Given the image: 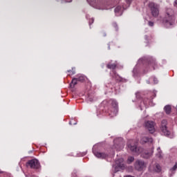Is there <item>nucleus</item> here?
<instances>
[{"label":"nucleus","mask_w":177,"mask_h":177,"mask_svg":"<svg viewBox=\"0 0 177 177\" xmlns=\"http://www.w3.org/2000/svg\"><path fill=\"white\" fill-rule=\"evenodd\" d=\"M163 21L167 28H171L174 26L175 19H174V10L171 8H167L166 10V15Z\"/></svg>","instance_id":"1"},{"label":"nucleus","mask_w":177,"mask_h":177,"mask_svg":"<svg viewBox=\"0 0 177 177\" xmlns=\"http://www.w3.org/2000/svg\"><path fill=\"white\" fill-rule=\"evenodd\" d=\"M109 103L111 104V107L108 113L111 117H115L118 114V102L115 100H110Z\"/></svg>","instance_id":"2"},{"label":"nucleus","mask_w":177,"mask_h":177,"mask_svg":"<svg viewBox=\"0 0 177 177\" xmlns=\"http://www.w3.org/2000/svg\"><path fill=\"white\" fill-rule=\"evenodd\" d=\"M167 122L166 120H163L161 122L160 124V131L162 132L163 135L165 136H167V138H170V139L174 138L175 135L174 133H171V131H168V127H167Z\"/></svg>","instance_id":"3"},{"label":"nucleus","mask_w":177,"mask_h":177,"mask_svg":"<svg viewBox=\"0 0 177 177\" xmlns=\"http://www.w3.org/2000/svg\"><path fill=\"white\" fill-rule=\"evenodd\" d=\"M148 6L151 10V15L153 17H158V15H160V6L151 2L149 3Z\"/></svg>","instance_id":"4"},{"label":"nucleus","mask_w":177,"mask_h":177,"mask_svg":"<svg viewBox=\"0 0 177 177\" xmlns=\"http://www.w3.org/2000/svg\"><path fill=\"white\" fill-rule=\"evenodd\" d=\"M97 150H99V145H94L93 147V153L94 156L97 157V158L104 159L109 157V155H107V153L104 152H99Z\"/></svg>","instance_id":"5"},{"label":"nucleus","mask_w":177,"mask_h":177,"mask_svg":"<svg viewBox=\"0 0 177 177\" xmlns=\"http://www.w3.org/2000/svg\"><path fill=\"white\" fill-rule=\"evenodd\" d=\"M113 168H115V172H118L120 169H125L126 167L124 164V158H120L115 160V165H113Z\"/></svg>","instance_id":"6"},{"label":"nucleus","mask_w":177,"mask_h":177,"mask_svg":"<svg viewBox=\"0 0 177 177\" xmlns=\"http://www.w3.org/2000/svg\"><path fill=\"white\" fill-rule=\"evenodd\" d=\"M27 167H30L32 169H39V168H41V164L39 163V161L37 159H32L30 160H28L26 163Z\"/></svg>","instance_id":"7"},{"label":"nucleus","mask_w":177,"mask_h":177,"mask_svg":"<svg viewBox=\"0 0 177 177\" xmlns=\"http://www.w3.org/2000/svg\"><path fill=\"white\" fill-rule=\"evenodd\" d=\"M146 167H147V164H146L145 161L140 160H136L134 164V168L136 171H143L144 169H146Z\"/></svg>","instance_id":"8"},{"label":"nucleus","mask_w":177,"mask_h":177,"mask_svg":"<svg viewBox=\"0 0 177 177\" xmlns=\"http://www.w3.org/2000/svg\"><path fill=\"white\" fill-rule=\"evenodd\" d=\"M127 147L129 150H131L133 153H140V149H138V142H133V141H130L127 144Z\"/></svg>","instance_id":"9"},{"label":"nucleus","mask_w":177,"mask_h":177,"mask_svg":"<svg viewBox=\"0 0 177 177\" xmlns=\"http://www.w3.org/2000/svg\"><path fill=\"white\" fill-rule=\"evenodd\" d=\"M156 123L153 121L145 122V128L149 131L150 133H154L156 132Z\"/></svg>","instance_id":"10"},{"label":"nucleus","mask_w":177,"mask_h":177,"mask_svg":"<svg viewBox=\"0 0 177 177\" xmlns=\"http://www.w3.org/2000/svg\"><path fill=\"white\" fill-rule=\"evenodd\" d=\"M78 81L80 82H84L85 81V77L83 75H78L77 78H73L70 84L71 88H75V85H77Z\"/></svg>","instance_id":"11"},{"label":"nucleus","mask_w":177,"mask_h":177,"mask_svg":"<svg viewBox=\"0 0 177 177\" xmlns=\"http://www.w3.org/2000/svg\"><path fill=\"white\" fill-rule=\"evenodd\" d=\"M123 9H127L125 8V7H122V6H117L115 8V14L116 16H121L122 15V10Z\"/></svg>","instance_id":"12"},{"label":"nucleus","mask_w":177,"mask_h":177,"mask_svg":"<svg viewBox=\"0 0 177 177\" xmlns=\"http://www.w3.org/2000/svg\"><path fill=\"white\" fill-rule=\"evenodd\" d=\"M149 170L154 171L155 172H161V166H160L158 164H156L155 167L150 165Z\"/></svg>","instance_id":"13"},{"label":"nucleus","mask_w":177,"mask_h":177,"mask_svg":"<svg viewBox=\"0 0 177 177\" xmlns=\"http://www.w3.org/2000/svg\"><path fill=\"white\" fill-rule=\"evenodd\" d=\"M141 143H153V138L149 137H143L141 139Z\"/></svg>","instance_id":"14"},{"label":"nucleus","mask_w":177,"mask_h":177,"mask_svg":"<svg viewBox=\"0 0 177 177\" xmlns=\"http://www.w3.org/2000/svg\"><path fill=\"white\" fill-rule=\"evenodd\" d=\"M153 149H151L150 152H147L145 151V152L142 153V156L144 158H149V157H151V156H153Z\"/></svg>","instance_id":"15"},{"label":"nucleus","mask_w":177,"mask_h":177,"mask_svg":"<svg viewBox=\"0 0 177 177\" xmlns=\"http://www.w3.org/2000/svg\"><path fill=\"white\" fill-rule=\"evenodd\" d=\"M147 104H149V100L141 102V104L140 105V110H143V109H146L147 107Z\"/></svg>","instance_id":"16"},{"label":"nucleus","mask_w":177,"mask_h":177,"mask_svg":"<svg viewBox=\"0 0 177 177\" xmlns=\"http://www.w3.org/2000/svg\"><path fill=\"white\" fill-rule=\"evenodd\" d=\"M113 149H115L118 151H120V150H122L124 149V145H122V142H119L118 144H115L113 145Z\"/></svg>","instance_id":"17"},{"label":"nucleus","mask_w":177,"mask_h":177,"mask_svg":"<svg viewBox=\"0 0 177 177\" xmlns=\"http://www.w3.org/2000/svg\"><path fill=\"white\" fill-rule=\"evenodd\" d=\"M110 74L113 77V78H115L117 81H121V78L120 77V75H118L115 73V71H112Z\"/></svg>","instance_id":"18"},{"label":"nucleus","mask_w":177,"mask_h":177,"mask_svg":"<svg viewBox=\"0 0 177 177\" xmlns=\"http://www.w3.org/2000/svg\"><path fill=\"white\" fill-rule=\"evenodd\" d=\"M176 169H177V162H176L174 166L171 169H170L169 176H172V175H174V174H175V171H176Z\"/></svg>","instance_id":"19"},{"label":"nucleus","mask_w":177,"mask_h":177,"mask_svg":"<svg viewBox=\"0 0 177 177\" xmlns=\"http://www.w3.org/2000/svg\"><path fill=\"white\" fill-rule=\"evenodd\" d=\"M157 151L158 153H156V157L158 158H162V151H161V149L160 147L157 149Z\"/></svg>","instance_id":"20"},{"label":"nucleus","mask_w":177,"mask_h":177,"mask_svg":"<svg viewBox=\"0 0 177 177\" xmlns=\"http://www.w3.org/2000/svg\"><path fill=\"white\" fill-rule=\"evenodd\" d=\"M164 110L166 114H171V106L167 105L165 106Z\"/></svg>","instance_id":"21"},{"label":"nucleus","mask_w":177,"mask_h":177,"mask_svg":"<svg viewBox=\"0 0 177 177\" xmlns=\"http://www.w3.org/2000/svg\"><path fill=\"white\" fill-rule=\"evenodd\" d=\"M148 64L149 67H153V70H156V67H154V66H156V61L154 60H152V62L150 61L148 62Z\"/></svg>","instance_id":"22"},{"label":"nucleus","mask_w":177,"mask_h":177,"mask_svg":"<svg viewBox=\"0 0 177 177\" xmlns=\"http://www.w3.org/2000/svg\"><path fill=\"white\" fill-rule=\"evenodd\" d=\"M68 75H74L75 74V68H72V70L67 71Z\"/></svg>","instance_id":"23"},{"label":"nucleus","mask_w":177,"mask_h":177,"mask_svg":"<svg viewBox=\"0 0 177 177\" xmlns=\"http://www.w3.org/2000/svg\"><path fill=\"white\" fill-rule=\"evenodd\" d=\"M115 67H117V64H107V68H110L112 70H114V68H115Z\"/></svg>","instance_id":"24"},{"label":"nucleus","mask_w":177,"mask_h":177,"mask_svg":"<svg viewBox=\"0 0 177 177\" xmlns=\"http://www.w3.org/2000/svg\"><path fill=\"white\" fill-rule=\"evenodd\" d=\"M133 76L138 77V68L136 66L133 69Z\"/></svg>","instance_id":"25"},{"label":"nucleus","mask_w":177,"mask_h":177,"mask_svg":"<svg viewBox=\"0 0 177 177\" xmlns=\"http://www.w3.org/2000/svg\"><path fill=\"white\" fill-rule=\"evenodd\" d=\"M135 158H133V156H129L127 159V163L131 164V162H133Z\"/></svg>","instance_id":"26"},{"label":"nucleus","mask_w":177,"mask_h":177,"mask_svg":"<svg viewBox=\"0 0 177 177\" xmlns=\"http://www.w3.org/2000/svg\"><path fill=\"white\" fill-rule=\"evenodd\" d=\"M146 62H147L146 57L140 58V59H138V64H140V63H145Z\"/></svg>","instance_id":"27"},{"label":"nucleus","mask_w":177,"mask_h":177,"mask_svg":"<svg viewBox=\"0 0 177 177\" xmlns=\"http://www.w3.org/2000/svg\"><path fill=\"white\" fill-rule=\"evenodd\" d=\"M150 81H153L154 84H158V80L155 77H151Z\"/></svg>","instance_id":"28"},{"label":"nucleus","mask_w":177,"mask_h":177,"mask_svg":"<svg viewBox=\"0 0 177 177\" xmlns=\"http://www.w3.org/2000/svg\"><path fill=\"white\" fill-rule=\"evenodd\" d=\"M113 26L115 28L116 31H118V26L117 25V23L113 22Z\"/></svg>","instance_id":"29"},{"label":"nucleus","mask_w":177,"mask_h":177,"mask_svg":"<svg viewBox=\"0 0 177 177\" xmlns=\"http://www.w3.org/2000/svg\"><path fill=\"white\" fill-rule=\"evenodd\" d=\"M93 21H95V19L93 18H91L89 21H88V24L89 26H91V24H93Z\"/></svg>","instance_id":"30"},{"label":"nucleus","mask_w":177,"mask_h":177,"mask_svg":"<svg viewBox=\"0 0 177 177\" xmlns=\"http://www.w3.org/2000/svg\"><path fill=\"white\" fill-rule=\"evenodd\" d=\"M148 26H149V27H153V26H154V22L149 21Z\"/></svg>","instance_id":"31"},{"label":"nucleus","mask_w":177,"mask_h":177,"mask_svg":"<svg viewBox=\"0 0 177 177\" xmlns=\"http://www.w3.org/2000/svg\"><path fill=\"white\" fill-rule=\"evenodd\" d=\"M73 0H62V3H64V2H72Z\"/></svg>","instance_id":"32"},{"label":"nucleus","mask_w":177,"mask_h":177,"mask_svg":"<svg viewBox=\"0 0 177 177\" xmlns=\"http://www.w3.org/2000/svg\"><path fill=\"white\" fill-rule=\"evenodd\" d=\"M126 2L127 3V5H131V2H132V0H126Z\"/></svg>","instance_id":"33"},{"label":"nucleus","mask_w":177,"mask_h":177,"mask_svg":"<svg viewBox=\"0 0 177 177\" xmlns=\"http://www.w3.org/2000/svg\"><path fill=\"white\" fill-rule=\"evenodd\" d=\"M118 140H122V138H119V139H115L114 140V143H117L118 142Z\"/></svg>","instance_id":"34"},{"label":"nucleus","mask_w":177,"mask_h":177,"mask_svg":"<svg viewBox=\"0 0 177 177\" xmlns=\"http://www.w3.org/2000/svg\"><path fill=\"white\" fill-rule=\"evenodd\" d=\"M140 94V93H139V92L136 93V96L137 99H139Z\"/></svg>","instance_id":"35"},{"label":"nucleus","mask_w":177,"mask_h":177,"mask_svg":"<svg viewBox=\"0 0 177 177\" xmlns=\"http://www.w3.org/2000/svg\"><path fill=\"white\" fill-rule=\"evenodd\" d=\"M129 171H133V167H131V166H130V167H129Z\"/></svg>","instance_id":"36"},{"label":"nucleus","mask_w":177,"mask_h":177,"mask_svg":"<svg viewBox=\"0 0 177 177\" xmlns=\"http://www.w3.org/2000/svg\"><path fill=\"white\" fill-rule=\"evenodd\" d=\"M174 6L177 8V0H175L174 1Z\"/></svg>","instance_id":"37"},{"label":"nucleus","mask_w":177,"mask_h":177,"mask_svg":"<svg viewBox=\"0 0 177 177\" xmlns=\"http://www.w3.org/2000/svg\"><path fill=\"white\" fill-rule=\"evenodd\" d=\"M87 100H89V102H93V99H91V98H87Z\"/></svg>","instance_id":"38"},{"label":"nucleus","mask_w":177,"mask_h":177,"mask_svg":"<svg viewBox=\"0 0 177 177\" xmlns=\"http://www.w3.org/2000/svg\"><path fill=\"white\" fill-rule=\"evenodd\" d=\"M156 93H157V91H153L154 97H156Z\"/></svg>","instance_id":"39"},{"label":"nucleus","mask_w":177,"mask_h":177,"mask_svg":"<svg viewBox=\"0 0 177 177\" xmlns=\"http://www.w3.org/2000/svg\"><path fill=\"white\" fill-rule=\"evenodd\" d=\"M72 175H73V177H76L77 176V174H75V173L72 174Z\"/></svg>","instance_id":"40"},{"label":"nucleus","mask_w":177,"mask_h":177,"mask_svg":"<svg viewBox=\"0 0 177 177\" xmlns=\"http://www.w3.org/2000/svg\"><path fill=\"white\" fill-rule=\"evenodd\" d=\"M69 125H73V121L69 122Z\"/></svg>","instance_id":"41"},{"label":"nucleus","mask_w":177,"mask_h":177,"mask_svg":"<svg viewBox=\"0 0 177 177\" xmlns=\"http://www.w3.org/2000/svg\"><path fill=\"white\" fill-rule=\"evenodd\" d=\"M86 19H89V15H86Z\"/></svg>","instance_id":"42"},{"label":"nucleus","mask_w":177,"mask_h":177,"mask_svg":"<svg viewBox=\"0 0 177 177\" xmlns=\"http://www.w3.org/2000/svg\"><path fill=\"white\" fill-rule=\"evenodd\" d=\"M145 39L147 40V36H145Z\"/></svg>","instance_id":"43"},{"label":"nucleus","mask_w":177,"mask_h":177,"mask_svg":"<svg viewBox=\"0 0 177 177\" xmlns=\"http://www.w3.org/2000/svg\"><path fill=\"white\" fill-rule=\"evenodd\" d=\"M108 49H110V44H108Z\"/></svg>","instance_id":"44"},{"label":"nucleus","mask_w":177,"mask_h":177,"mask_svg":"<svg viewBox=\"0 0 177 177\" xmlns=\"http://www.w3.org/2000/svg\"><path fill=\"white\" fill-rule=\"evenodd\" d=\"M73 125H77V122H74Z\"/></svg>","instance_id":"45"},{"label":"nucleus","mask_w":177,"mask_h":177,"mask_svg":"<svg viewBox=\"0 0 177 177\" xmlns=\"http://www.w3.org/2000/svg\"><path fill=\"white\" fill-rule=\"evenodd\" d=\"M147 82L148 84H150V81H149V80H147Z\"/></svg>","instance_id":"46"},{"label":"nucleus","mask_w":177,"mask_h":177,"mask_svg":"<svg viewBox=\"0 0 177 177\" xmlns=\"http://www.w3.org/2000/svg\"><path fill=\"white\" fill-rule=\"evenodd\" d=\"M104 37H106V33L104 34Z\"/></svg>","instance_id":"47"},{"label":"nucleus","mask_w":177,"mask_h":177,"mask_svg":"<svg viewBox=\"0 0 177 177\" xmlns=\"http://www.w3.org/2000/svg\"><path fill=\"white\" fill-rule=\"evenodd\" d=\"M2 172H3V171H0V174H2Z\"/></svg>","instance_id":"48"},{"label":"nucleus","mask_w":177,"mask_h":177,"mask_svg":"<svg viewBox=\"0 0 177 177\" xmlns=\"http://www.w3.org/2000/svg\"><path fill=\"white\" fill-rule=\"evenodd\" d=\"M109 86H107V85H106V87H107V88H109Z\"/></svg>","instance_id":"49"}]
</instances>
